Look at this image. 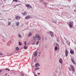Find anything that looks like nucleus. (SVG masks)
Returning a JSON list of instances; mask_svg holds the SVG:
<instances>
[{
  "label": "nucleus",
  "mask_w": 76,
  "mask_h": 76,
  "mask_svg": "<svg viewBox=\"0 0 76 76\" xmlns=\"http://www.w3.org/2000/svg\"><path fill=\"white\" fill-rule=\"evenodd\" d=\"M35 37L36 38H37L38 40H40L41 39V36L38 34H37L36 35Z\"/></svg>",
  "instance_id": "obj_1"
},
{
  "label": "nucleus",
  "mask_w": 76,
  "mask_h": 76,
  "mask_svg": "<svg viewBox=\"0 0 76 76\" xmlns=\"http://www.w3.org/2000/svg\"><path fill=\"white\" fill-rule=\"evenodd\" d=\"M69 25L70 28H72L73 27V22H70L69 24Z\"/></svg>",
  "instance_id": "obj_2"
},
{
  "label": "nucleus",
  "mask_w": 76,
  "mask_h": 76,
  "mask_svg": "<svg viewBox=\"0 0 76 76\" xmlns=\"http://www.w3.org/2000/svg\"><path fill=\"white\" fill-rule=\"evenodd\" d=\"M70 67L72 70L73 71V72H75V67H74V66H73L72 65H71Z\"/></svg>",
  "instance_id": "obj_3"
},
{
  "label": "nucleus",
  "mask_w": 76,
  "mask_h": 76,
  "mask_svg": "<svg viewBox=\"0 0 76 76\" xmlns=\"http://www.w3.org/2000/svg\"><path fill=\"white\" fill-rule=\"evenodd\" d=\"M26 7H28L29 9H32V6L29 4H27L26 5Z\"/></svg>",
  "instance_id": "obj_4"
},
{
  "label": "nucleus",
  "mask_w": 76,
  "mask_h": 76,
  "mask_svg": "<svg viewBox=\"0 0 76 76\" xmlns=\"http://www.w3.org/2000/svg\"><path fill=\"white\" fill-rule=\"evenodd\" d=\"M65 56L66 57V56H68V53H69V52H68L67 49H65Z\"/></svg>",
  "instance_id": "obj_5"
},
{
  "label": "nucleus",
  "mask_w": 76,
  "mask_h": 76,
  "mask_svg": "<svg viewBox=\"0 0 76 76\" xmlns=\"http://www.w3.org/2000/svg\"><path fill=\"white\" fill-rule=\"evenodd\" d=\"M21 14L22 15H23L24 16H26V15H27V13L25 12H22Z\"/></svg>",
  "instance_id": "obj_6"
},
{
  "label": "nucleus",
  "mask_w": 76,
  "mask_h": 76,
  "mask_svg": "<svg viewBox=\"0 0 76 76\" xmlns=\"http://www.w3.org/2000/svg\"><path fill=\"white\" fill-rule=\"evenodd\" d=\"M74 53L75 52H74V50H73L71 49L70 50V53H71V54H73V53Z\"/></svg>",
  "instance_id": "obj_7"
},
{
  "label": "nucleus",
  "mask_w": 76,
  "mask_h": 76,
  "mask_svg": "<svg viewBox=\"0 0 76 76\" xmlns=\"http://www.w3.org/2000/svg\"><path fill=\"white\" fill-rule=\"evenodd\" d=\"M50 35L51 36V37H54V34H53V32L50 31Z\"/></svg>",
  "instance_id": "obj_8"
},
{
  "label": "nucleus",
  "mask_w": 76,
  "mask_h": 76,
  "mask_svg": "<svg viewBox=\"0 0 76 76\" xmlns=\"http://www.w3.org/2000/svg\"><path fill=\"white\" fill-rule=\"evenodd\" d=\"M71 60L72 62V63H73V64H75V65H76V63L75 62V61H74V60H73V59L72 58L71 59Z\"/></svg>",
  "instance_id": "obj_9"
},
{
  "label": "nucleus",
  "mask_w": 76,
  "mask_h": 76,
  "mask_svg": "<svg viewBox=\"0 0 76 76\" xmlns=\"http://www.w3.org/2000/svg\"><path fill=\"white\" fill-rule=\"evenodd\" d=\"M20 17L19 16H17L16 18V19L17 20H19V19H20Z\"/></svg>",
  "instance_id": "obj_10"
},
{
  "label": "nucleus",
  "mask_w": 76,
  "mask_h": 76,
  "mask_svg": "<svg viewBox=\"0 0 76 76\" xmlns=\"http://www.w3.org/2000/svg\"><path fill=\"white\" fill-rule=\"evenodd\" d=\"M31 18V17L29 15H27V16L25 17V18L26 19H29V18Z\"/></svg>",
  "instance_id": "obj_11"
},
{
  "label": "nucleus",
  "mask_w": 76,
  "mask_h": 76,
  "mask_svg": "<svg viewBox=\"0 0 76 76\" xmlns=\"http://www.w3.org/2000/svg\"><path fill=\"white\" fill-rule=\"evenodd\" d=\"M37 54H38V52L36 51L34 55V57H37Z\"/></svg>",
  "instance_id": "obj_12"
},
{
  "label": "nucleus",
  "mask_w": 76,
  "mask_h": 76,
  "mask_svg": "<svg viewBox=\"0 0 76 76\" xmlns=\"http://www.w3.org/2000/svg\"><path fill=\"white\" fill-rule=\"evenodd\" d=\"M59 62L61 63V64H62L63 63V61H62V59L60 58V59L59 60Z\"/></svg>",
  "instance_id": "obj_13"
},
{
  "label": "nucleus",
  "mask_w": 76,
  "mask_h": 76,
  "mask_svg": "<svg viewBox=\"0 0 76 76\" xmlns=\"http://www.w3.org/2000/svg\"><path fill=\"white\" fill-rule=\"evenodd\" d=\"M19 22H16V26H19Z\"/></svg>",
  "instance_id": "obj_14"
},
{
  "label": "nucleus",
  "mask_w": 76,
  "mask_h": 76,
  "mask_svg": "<svg viewBox=\"0 0 76 76\" xmlns=\"http://www.w3.org/2000/svg\"><path fill=\"white\" fill-rule=\"evenodd\" d=\"M32 35V33H29L28 35V37H30Z\"/></svg>",
  "instance_id": "obj_15"
},
{
  "label": "nucleus",
  "mask_w": 76,
  "mask_h": 76,
  "mask_svg": "<svg viewBox=\"0 0 76 76\" xmlns=\"http://www.w3.org/2000/svg\"><path fill=\"white\" fill-rule=\"evenodd\" d=\"M33 38L34 41H35V40H36V39H35V36H33Z\"/></svg>",
  "instance_id": "obj_16"
},
{
  "label": "nucleus",
  "mask_w": 76,
  "mask_h": 76,
  "mask_svg": "<svg viewBox=\"0 0 76 76\" xmlns=\"http://www.w3.org/2000/svg\"><path fill=\"white\" fill-rule=\"evenodd\" d=\"M18 45H21L22 43H21V42H19Z\"/></svg>",
  "instance_id": "obj_17"
},
{
  "label": "nucleus",
  "mask_w": 76,
  "mask_h": 76,
  "mask_svg": "<svg viewBox=\"0 0 76 76\" xmlns=\"http://www.w3.org/2000/svg\"><path fill=\"white\" fill-rule=\"evenodd\" d=\"M24 49H25L26 50L28 48V47H27L26 46H24Z\"/></svg>",
  "instance_id": "obj_18"
},
{
  "label": "nucleus",
  "mask_w": 76,
  "mask_h": 76,
  "mask_svg": "<svg viewBox=\"0 0 76 76\" xmlns=\"http://www.w3.org/2000/svg\"><path fill=\"white\" fill-rule=\"evenodd\" d=\"M16 49L17 50V51L19 50V48H18V47H16Z\"/></svg>",
  "instance_id": "obj_19"
},
{
  "label": "nucleus",
  "mask_w": 76,
  "mask_h": 76,
  "mask_svg": "<svg viewBox=\"0 0 76 76\" xmlns=\"http://www.w3.org/2000/svg\"><path fill=\"white\" fill-rule=\"evenodd\" d=\"M38 69H39V68H36L35 69V70H38Z\"/></svg>",
  "instance_id": "obj_20"
},
{
  "label": "nucleus",
  "mask_w": 76,
  "mask_h": 76,
  "mask_svg": "<svg viewBox=\"0 0 76 76\" xmlns=\"http://www.w3.org/2000/svg\"><path fill=\"white\" fill-rule=\"evenodd\" d=\"M13 1H15V2H18V1L17 0H13L12 1V2Z\"/></svg>",
  "instance_id": "obj_21"
},
{
  "label": "nucleus",
  "mask_w": 76,
  "mask_h": 76,
  "mask_svg": "<svg viewBox=\"0 0 76 76\" xmlns=\"http://www.w3.org/2000/svg\"><path fill=\"white\" fill-rule=\"evenodd\" d=\"M55 48L54 50H57V46H55Z\"/></svg>",
  "instance_id": "obj_22"
},
{
  "label": "nucleus",
  "mask_w": 76,
  "mask_h": 76,
  "mask_svg": "<svg viewBox=\"0 0 76 76\" xmlns=\"http://www.w3.org/2000/svg\"><path fill=\"white\" fill-rule=\"evenodd\" d=\"M39 43V41H37L36 43L37 45H38V44Z\"/></svg>",
  "instance_id": "obj_23"
},
{
  "label": "nucleus",
  "mask_w": 76,
  "mask_h": 76,
  "mask_svg": "<svg viewBox=\"0 0 76 76\" xmlns=\"http://www.w3.org/2000/svg\"><path fill=\"white\" fill-rule=\"evenodd\" d=\"M54 23H57V21L56 20L54 21Z\"/></svg>",
  "instance_id": "obj_24"
},
{
  "label": "nucleus",
  "mask_w": 76,
  "mask_h": 76,
  "mask_svg": "<svg viewBox=\"0 0 76 76\" xmlns=\"http://www.w3.org/2000/svg\"><path fill=\"white\" fill-rule=\"evenodd\" d=\"M5 70H8V71H10V69H5Z\"/></svg>",
  "instance_id": "obj_25"
},
{
  "label": "nucleus",
  "mask_w": 76,
  "mask_h": 76,
  "mask_svg": "<svg viewBox=\"0 0 76 76\" xmlns=\"http://www.w3.org/2000/svg\"><path fill=\"white\" fill-rule=\"evenodd\" d=\"M10 25V22H9L8 23V25H9H9Z\"/></svg>",
  "instance_id": "obj_26"
},
{
  "label": "nucleus",
  "mask_w": 76,
  "mask_h": 76,
  "mask_svg": "<svg viewBox=\"0 0 76 76\" xmlns=\"http://www.w3.org/2000/svg\"><path fill=\"white\" fill-rule=\"evenodd\" d=\"M21 37V36L19 34H18V37L19 38H20V37Z\"/></svg>",
  "instance_id": "obj_27"
},
{
  "label": "nucleus",
  "mask_w": 76,
  "mask_h": 76,
  "mask_svg": "<svg viewBox=\"0 0 76 76\" xmlns=\"http://www.w3.org/2000/svg\"><path fill=\"white\" fill-rule=\"evenodd\" d=\"M21 76H23V73H21Z\"/></svg>",
  "instance_id": "obj_28"
},
{
  "label": "nucleus",
  "mask_w": 76,
  "mask_h": 76,
  "mask_svg": "<svg viewBox=\"0 0 76 76\" xmlns=\"http://www.w3.org/2000/svg\"><path fill=\"white\" fill-rule=\"evenodd\" d=\"M26 41H25V45L26 46Z\"/></svg>",
  "instance_id": "obj_29"
},
{
  "label": "nucleus",
  "mask_w": 76,
  "mask_h": 76,
  "mask_svg": "<svg viewBox=\"0 0 76 76\" xmlns=\"http://www.w3.org/2000/svg\"><path fill=\"white\" fill-rule=\"evenodd\" d=\"M0 55H3V53H2L0 52Z\"/></svg>",
  "instance_id": "obj_30"
},
{
  "label": "nucleus",
  "mask_w": 76,
  "mask_h": 76,
  "mask_svg": "<svg viewBox=\"0 0 76 76\" xmlns=\"http://www.w3.org/2000/svg\"><path fill=\"white\" fill-rule=\"evenodd\" d=\"M37 65H39V64H38V63H36V64Z\"/></svg>",
  "instance_id": "obj_31"
},
{
  "label": "nucleus",
  "mask_w": 76,
  "mask_h": 76,
  "mask_svg": "<svg viewBox=\"0 0 76 76\" xmlns=\"http://www.w3.org/2000/svg\"><path fill=\"white\" fill-rule=\"evenodd\" d=\"M35 66H36V67H38V66H37V65L36 64H35Z\"/></svg>",
  "instance_id": "obj_32"
},
{
  "label": "nucleus",
  "mask_w": 76,
  "mask_h": 76,
  "mask_svg": "<svg viewBox=\"0 0 76 76\" xmlns=\"http://www.w3.org/2000/svg\"><path fill=\"white\" fill-rule=\"evenodd\" d=\"M37 58H35V59L34 60L35 61V60H37Z\"/></svg>",
  "instance_id": "obj_33"
},
{
  "label": "nucleus",
  "mask_w": 76,
  "mask_h": 76,
  "mask_svg": "<svg viewBox=\"0 0 76 76\" xmlns=\"http://www.w3.org/2000/svg\"><path fill=\"white\" fill-rule=\"evenodd\" d=\"M68 1H71V0H68Z\"/></svg>",
  "instance_id": "obj_34"
},
{
  "label": "nucleus",
  "mask_w": 76,
  "mask_h": 76,
  "mask_svg": "<svg viewBox=\"0 0 76 76\" xmlns=\"http://www.w3.org/2000/svg\"><path fill=\"white\" fill-rule=\"evenodd\" d=\"M5 75H6V76H7V73H6V74H5Z\"/></svg>",
  "instance_id": "obj_35"
},
{
  "label": "nucleus",
  "mask_w": 76,
  "mask_h": 76,
  "mask_svg": "<svg viewBox=\"0 0 76 76\" xmlns=\"http://www.w3.org/2000/svg\"><path fill=\"white\" fill-rule=\"evenodd\" d=\"M1 72V70H0V73Z\"/></svg>",
  "instance_id": "obj_36"
},
{
  "label": "nucleus",
  "mask_w": 76,
  "mask_h": 76,
  "mask_svg": "<svg viewBox=\"0 0 76 76\" xmlns=\"http://www.w3.org/2000/svg\"><path fill=\"white\" fill-rule=\"evenodd\" d=\"M39 74H40V73H39Z\"/></svg>",
  "instance_id": "obj_37"
},
{
  "label": "nucleus",
  "mask_w": 76,
  "mask_h": 76,
  "mask_svg": "<svg viewBox=\"0 0 76 76\" xmlns=\"http://www.w3.org/2000/svg\"><path fill=\"white\" fill-rule=\"evenodd\" d=\"M5 0H4V1H5Z\"/></svg>",
  "instance_id": "obj_38"
},
{
  "label": "nucleus",
  "mask_w": 76,
  "mask_h": 76,
  "mask_svg": "<svg viewBox=\"0 0 76 76\" xmlns=\"http://www.w3.org/2000/svg\"><path fill=\"white\" fill-rule=\"evenodd\" d=\"M38 66H39V65H38Z\"/></svg>",
  "instance_id": "obj_39"
}]
</instances>
